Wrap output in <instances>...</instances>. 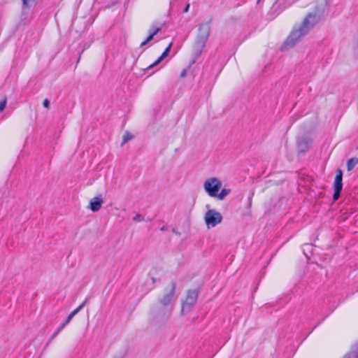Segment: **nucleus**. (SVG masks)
Masks as SVG:
<instances>
[{"label": "nucleus", "instance_id": "nucleus-1", "mask_svg": "<svg viewBox=\"0 0 358 358\" xmlns=\"http://www.w3.org/2000/svg\"><path fill=\"white\" fill-rule=\"evenodd\" d=\"M319 20L320 17L317 15L313 13L308 14L301 25L293 30L289 34L283 45L284 48H288L295 45L315 27Z\"/></svg>", "mask_w": 358, "mask_h": 358}, {"label": "nucleus", "instance_id": "nucleus-2", "mask_svg": "<svg viewBox=\"0 0 358 358\" xmlns=\"http://www.w3.org/2000/svg\"><path fill=\"white\" fill-rule=\"evenodd\" d=\"M175 288V284L171 283L169 287L165 289L164 294L158 300L160 307L155 309L154 312L156 317L166 320L171 315L173 309L172 303L174 301Z\"/></svg>", "mask_w": 358, "mask_h": 358}, {"label": "nucleus", "instance_id": "nucleus-3", "mask_svg": "<svg viewBox=\"0 0 358 358\" xmlns=\"http://www.w3.org/2000/svg\"><path fill=\"white\" fill-rule=\"evenodd\" d=\"M211 30L210 21L201 23L198 27V34L194 43V50L197 55H200L205 47Z\"/></svg>", "mask_w": 358, "mask_h": 358}, {"label": "nucleus", "instance_id": "nucleus-4", "mask_svg": "<svg viewBox=\"0 0 358 358\" xmlns=\"http://www.w3.org/2000/svg\"><path fill=\"white\" fill-rule=\"evenodd\" d=\"M221 187V181L215 177L208 178L203 183L204 190L211 197H216Z\"/></svg>", "mask_w": 358, "mask_h": 358}, {"label": "nucleus", "instance_id": "nucleus-5", "mask_svg": "<svg viewBox=\"0 0 358 358\" xmlns=\"http://www.w3.org/2000/svg\"><path fill=\"white\" fill-rule=\"evenodd\" d=\"M204 220L206 224L208 229L215 227L218 224L221 223L222 220V216L221 213L216 211L215 210H208L204 216Z\"/></svg>", "mask_w": 358, "mask_h": 358}, {"label": "nucleus", "instance_id": "nucleus-6", "mask_svg": "<svg viewBox=\"0 0 358 358\" xmlns=\"http://www.w3.org/2000/svg\"><path fill=\"white\" fill-rule=\"evenodd\" d=\"M198 298V291L196 289L189 290L187 298L182 306V313H185L191 310L192 308L196 303Z\"/></svg>", "mask_w": 358, "mask_h": 358}, {"label": "nucleus", "instance_id": "nucleus-7", "mask_svg": "<svg viewBox=\"0 0 358 358\" xmlns=\"http://www.w3.org/2000/svg\"><path fill=\"white\" fill-rule=\"evenodd\" d=\"M343 171L341 169H338L336 171V177L334 182V193L333 195V199L334 201H336L341 194V192L343 188Z\"/></svg>", "mask_w": 358, "mask_h": 358}, {"label": "nucleus", "instance_id": "nucleus-8", "mask_svg": "<svg viewBox=\"0 0 358 358\" xmlns=\"http://www.w3.org/2000/svg\"><path fill=\"white\" fill-rule=\"evenodd\" d=\"M103 203L101 195L94 197L90 200L89 208L92 212H97L101 208Z\"/></svg>", "mask_w": 358, "mask_h": 358}, {"label": "nucleus", "instance_id": "nucleus-9", "mask_svg": "<svg viewBox=\"0 0 358 358\" xmlns=\"http://www.w3.org/2000/svg\"><path fill=\"white\" fill-rule=\"evenodd\" d=\"M85 303H86V301H85L82 304H80L77 308H76L73 311H72L69 315V316L66 317V320L62 323V324H64V326H66V324H68L71 321V320L73 319V317L78 313L81 310V309L84 307V306L85 305Z\"/></svg>", "mask_w": 358, "mask_h": 358}, {"label": "nucleus", "instance_id": "nucleus-10", "mask_svg": "<svg viewBox=\"0 0 358 358\" xmlns=\"http://www.w3.org/2000/svg\"><path fill=\"white\" fill-rule=\"evenodd\" d=\"M171 45H172V43H170L168 47L165 49V50L164 51V52L162 54V55L153 63L149 67L151 68V67H153L156 65H157L158 64H159L163 59H164L169 54V52L170 51V49L171 48Z\"/></svg>", "mask_w": 358, "mask_h": 358}, {"label": "nucleus", "instance_id": "nucleus-11", "mask_svg": "<svg viewBox=\"0 0 358 358\" xmlns=\"http://www.w3.org/2000/svg\"><path fill=\"white\" fill-rule=\"evenodd\" d=\"M358 164V158L354 157L348 160L347 169L348 171H352Z\"/></svg>", "mask_w": 358, "mask_h": 358}, {"label": "nucleus", "instance_id": "nucleus-12", "mask_svg": "<svg viewBox=\"0 0 358 358\" xmlns=\"http://www.w3.org/2000/svg\"><path fill=\"white\" fill-rule=\"evenodd\" d=\"M230 192L231 191L229 189H222L220 193H217L216 197L220 200H222L230 193Z\"/></svg>", "mask_w": 358, "mask_h": 358}, {"label": "nucleus", "instance_id": "nucleus-13", "mask_svg": "<svg viewBox=\"0 0 358 358\" xmlns=\"http://www.w3.org/2000/svg\"><path fill=\"white\" fill-rule=\"evenodd\" d=\"M64 324H61L58 328L54 332V334L52 335L50 341H49V343L52 340L54 339L60 332L64 328Z\"/></svg>", "mask_w": 358, "mask_h": 358}, {"label": "nucleus", "instance_id": "nucleus-14", "mask_svg": "<svg viewBox=\"0 0 358 358\" xmlns=\"http://www.w3.org/2000/svg\"><path fill=\"white\" fill-rule=\"evenodd\" d=\"M154 36H155V33H150L149 36L147 37V38L141 43V47H143L148 43H149L150 41H152L153 39Z\"/></svg>", "mask_w": 358, "mask_h": 358}, {"label": "nucleus", "instance_id": "nucleus-15", "mask_svg": "<svg viewBox=\"0 0 358 358\" xmlns=\"http://www.w3.org/2000/svg\"><path fill=\"white\" fill-rule=\"evenodd\" d=\"M23 8H29L34 0H22Z\"/></svg>", "mask_w": 358, "mask_h": 358}, {"label": "nucleus", "instance_id": "nucleus-16", "mask_svg": "<svg viewBox=\"0 0 358 358\" xmlns=\"http://www.w3.org/2000/svg\"><path fill=\"white\" fill-rule=\"evenodd\" d=\"M343 358H358V354L355 351L348 352Z\"/></svg>", "mask_w": 358, "mask_h": 358}, {"label": "nucleus", "instance_id": "nucleus-17", "mask_svg": "<svg viewBox=\"0 0 358 358\" xmlns=\"http://www.w3.org/2000/svg\"><path fill=\"white\" fill-rule=\"evenodd\" d=\"M6 98H3L2 100L0 101V113L3 110L6 106Z\"/></svg>", "mask_w": 358, "mask_h": 358}, {"label": "nucleus", "instance_id": "nucleus-18", "mask_svg": "<svg viewBox=\"0 0 358 358\" xmlns=\"http://www.w3.org/2000/svg\"><path fill=\"white\" fill-rule=\"evenodd\" d=\"M160 30H161L160 27H155L152 26L149 31V34L155 33V36Z\"/></svg>", "mask_w": 358, "mask_h": 358}, {"label": "nucleus", "instance_id": "nucleus-19", "mask_svg": "<svg viewBox=\"0 0 358 358\" xmlns=\"http://www.w3.org/2000/svg\"><path fill=\"white\" fill-rule=\"evenodd\" d=\"M133 220L135 222H141L144 220V218L140 214H136V216L133 218Z\"/></svg>", "mask_w": 358, "mask_h": 358}, {"label": "nucleus", "instance_id": "nucleus-20", "mask_svg": "<svg viewBox=\"0 0 358 358\" xmlns=\"http://www.w3.org/2000/svg\"><path fill=\"white\" fill-rule=\"evenodd\" d=\"M131 138V136L129 134H125L123 136V143H127Z\"/></svg>", "mask_w": 358, "mask_h": 358}, {"label": "nucleus", "instance_id": "nucleus-21", "mask_svg": "<svg viewBox=\"0 0 358 358\" xmlns=\"http://www.w3.org/2000/svg\"><path fill=\"white\" fill-rule=\"evenodd\" d=\"M43 106L46 108H48L50 106V101L48 99H45L43 102Z\"/></svg>", "mask_w": 358, "mask_h": 358}, {"label": "nucleus", "instance_id": "nucleus-22", "mask_svg": "<svg viewBox=\"0 0 358 358\" xmlns=\"http://www.w3.org/2000/svg\"><path fill=\"white\" fill-rule=\"evenodd\" d=\"M189 6H189V3H187V4L186 5L185 8H184V12H185V13L188 12L189 8Z\"/></svg>", "mask_w": 358, "mask_h": 358}, {"label": "nucleus", "instance_id": "nucleus-23", "mask_svg": "<svg viewBox=\"0 0 358 358\" xmlns=\"http://www.w3.org/2000/svg\"><path fill=\"white\" fill-rule=\"evenodd\" d=\"M166 229V227H162L161 228V230H162V231H165Z\"/></svg>", "mask_w": 358, "mask_h": 358}, {"label": "nucleus", "instance_id": "nucleus-24", "mask_svg": "<svg viewBox=\"0 0 358 358\" xmlns=\"http://www.w3.org/2000/svg\"><path fill=\"white\" fill-rule=\"evenodd\" d=\"M185 75V71H184L182 73H181V76H184Z\"/></svg>", "mask_w": 358, "mask_h": 358}, {"label": "nucleus", "instance_id": "nucleus-25", "mask_svg": "<svg viewBox=\"0 0 358 358\" xmlns=\"http://www.w3.org/2000/svg\"><path fill=\"white\" fill-rule=\"evenodd\" d=\"M152 282H155V278H152Z\"/></svg>", "mask_w": 358, "mask_h": 358}]
</instances>
